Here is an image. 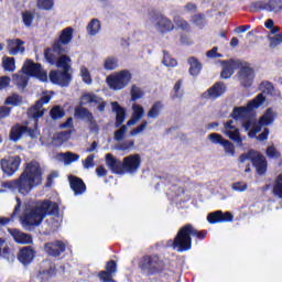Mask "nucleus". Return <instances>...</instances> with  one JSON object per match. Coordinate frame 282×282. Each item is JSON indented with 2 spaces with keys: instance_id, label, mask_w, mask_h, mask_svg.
I'll return each mask as SVG.
<instances>
[{
  "instance_id": "obj_13",
  "label": "nucleus",
  "mask_w": 282,
  "mask_h": 282,
  "mask_svg": "<svg viewBox=\"0 0 282 282\" xmlns=\"http://www.w3.org/2000/svg\"><path fill=\"white\" fill-rule=\"evenodd\" d=\"M19 166H21V158L19 156L1 160V169L6 175H14L19 171Z\"/></svg>"
},
{
  "instance_id": "obj_3",
  "label": "nucleus",
  "mask_w": 282,
  "mask_h": 282,
  "mask_svg": "<svg viewBox=\"0 0 282 282\" xmlns=\"http://www.w3.org/2000/svg\"><path fill=\"white\" fill-rule=\"evenodd\" d=\"M45 215H58V204L50 200L29 203L24 207L20 221L23 226H39Z\"/></svg>"
},
{
  "instance_id": "obj_11",
  "label": "nucleus",
  "mask_w": 282,
  "mask_h": 282,
  "mask_svg": "<svg viewBox=\"0 0 282 282\" xmlns=\"http://www.w3.org/2000/svg\"><path fill=\"white\" fill-rule=\"evenodd\" d=\"M123 175L124 173H129L130 175H135L138 173V169L142 164V159L140 154H131L123 158Z\"/></svg>"
},
{
  "instance_id": "obj_23",
  "label": "nucleus",
  "mask_w": 282,
  "mask_h": 282,
  "mask_svg": "<svg viewBox=\"0 0 282 282\" xmlns=\"http://www.w3.org/2000/svg\"><path fill=\"white\" fill-rule=\"evenodd\" d=\"M118 265L116 261L111 260L106 265V271L99 272V279L102 282H116L113 281V274L117 272Z\"/></svg>"
},
{
  "instance_id": "obj_52",
  "label": "nucleus",
  "mask_w": 282,
  "mask_h": 282,
  "mask_svg": "<svg viewBox=\"0 0 282 282\" xmlns=\"http://www.w3.org/2000/svg\"><path fill=\"white\" fill-rule=\"evenodd\" d=\"M72 138V131H63L54 135V140H57V142L63 143L67 142Z\"/></svg>"
},
{
  "instance_id": "obj_42",
  "label": "nucleus",
  "mask_w": 282,
  "mask_h": 282,
  "mask_svg": "<svg viewBox=\"0 0 282 282\" xmlns=\"http://www.w3.org/2000/svg\"><path fill=\"white\" fill-rule=\"evenodd\" d=\"M221 147L226 155H228L229 158H235L236 150H235V144L232 142L225 139Z\"/></svg>"
},
{
  "instance_id": "obj_9",
  "label": "nucleus",
  "mask_w": 282,
  "mask_h": 282,
  "mask_svg": "<svg viewBox=\"0 0 282 282\" xmlns=\"http://www.w3.org/2000/svg\"><path fill=\"white\" fill-rule=\"evenodd\" d=\"M23 74L29 78V76H34L42 83H46L47 80V73L43 70L41 64H36L30 59H26L22 66Z\"/></svg>"
},
{
  "instance_id": "obj_1",
  "label": "nucleus",
  "mask_w": 282,
  "mask_h": 282,
  "mask_svg": "<svg viewBox=\"0 0 282 282\" xmlns=\"http://www.w3.org/2000/svg\"><path fill=\"white\" fill-rule=\"evenodd\" d=\"M263 102H265V96L258 95L253 100L249 101L247 106L234 109L232 118L241 120L245 131H249V138H254L257 133L261 131V127H268L274 122V111L270 108L267 109L264 116L260 118L259 123H257V120L252 117V111L259 109Z\"/></svg>"
},
{
  "instance_id": "obj_2",
  "label": "nucleus",
  "mask_w": 282,
  "mask_h": 282,
  "mask_svg": "<svg viewBox=\"0 0 282 282\" xmlns=\"http://www.w3.org/2000/svg\"><path fill=\"white\" fill-rule=\"evenodd\" d=\"M41 182H43V170H41L39 162L33 161L26 163L25 170L20 175L19 180L3 183V187L10 188L11 191H15L17 188L22 195H28V193H30L34 186H39Z\"/></svg>"
},
{
  "instance_id": "obj_15",
  "label": "nucleus",
  "mask_w": 282,
  "mask_h": 282,
  "mask_svg": "<svg viewBox=\"0 0 282 282\" xmlns=\"http://www.w3.org/2000/svg\"><path fill=\"white\" fill-rule=\"evenodd\" d=\"M50 80L54 85H61L62 87H67L72 80V75L65 70H52L50 73Z\"/></svg>"
},
{
  "instance_id": "obj_14",
  "label": "nucleus",
  "mask_w": 282,
  "mask_h": 282,
  "mask_svg": "<svg viewBox=\"0 0 282 282\" xmlns=\"http://www.w3.org/2000/svg\"><path fill=\"white\" fill-rule=\"evenodd\" d=\"M224 94H226V85L219 82L203 93L202 98L204 100H217V98H220V96H224Z\"/></svg>"
},
{
  "instance_id": "obj_46",
  "label": "nucleus",
  "mask_w": 282,
  "mask_h": 282,
  "mask_svg": "<svg viewBox=\"0 0 282 282\" xmlns=\"http://www.w3.org/2000/svg\"><path fill=\"white\" fill-rule=\"evenodd\" d=\"M273 195L282 199V174L278 176L273 185Z\"/></svg>"
},
{
  "instance_id": "obj_18",
  "label": "nucleus",
  "mask_w": 282,
  "mask_h": 282,
  "mask_svg": "<svg viewBox=\"0 0 282 282\" xmlns=\"http://www.w3.org/2000/svg\"><path fill=\"white\" fill-rule=\"evenodd\" d=\"M44 250L50 257H61L65 252V242L61 240H55L53 242H46L44 245Z\"/></svg>"
},
{
  "instance_id": "obj_33",
  "label": "nucleus",
  "mask_w": 282,
  "mask_h": 282,
  "mask_svg": "<svg viewBox=\"0 0 282 282\" xmlns=\"http://www.w3.org/2000/svg\"><path fill=\"white\" fill-rule=\"evenodd\" d=\"M187 63L189 65V74L191 76H199L200 72H202V64L199 62V59L195 58V57H189L187 59Z\"/></svg>"
},
{
  "instance_id": "obj_10",
  "label": "nucleus",
  "mask_w": 282,
  "mask_h": 282,
  "mask_svg": "<svg viewBox=\"0 0 282 282\" xmlns=\"http://www.w3.org/2000/svg\"><path fill=\"white\" fill-rule=\"evenodd\" d=\"M52 100V95L45 93L40 100L28 111L29 118H32L35 127L39 122V118H43L45 113V109H43V105H47Z\"/></svg>"
},
{
  "instance_id": "obj_60",
  "label": "nucleus",
  "mask_w": 282,
  "mask_h": 282,
  "mask_svg": "<svg viewBox=\"0 0 282 282\" xmlns=\"http://www.w3.org/2000/svg\"><path fill=\"white\" fill-rule=\"evenodd\" d=\"M192 22L196 24L197 28H204L206 20L200 14L194 15Z\"/></svg>"
},
{
  "instance_id": "obj_48",
  "label": "nucleus",
  "mask_w": 282,
  "mask_h": 282,
  "mask_svg": "<svg viewBox=\"0 0 282 282\" xmlns=\"http://www.w3.org/2000/svg\"><path fill=\"white\" fill-rule=\"evenodd\" d=\"M207 139L212 144H220L223 147L224 142H226V139L219 133H210L207 135Z\"/></svg>"
},
{
  "instance_id": "obj_63",
  "label": "nucleus",
  "mask_w": 282,
  "mask_h": 282,
  "mask_svg": "<svg viewBox=\"0 0 282 282\" xmlns=\"http://www.w3.org/2000/svg\"><path fill=\"white\" fill-rule=\"evenodd\" d=\"M217 47H213L210 51L207 52L208 58H221V54L217 53Z\"/></svg>"
},
{
  "instance_id": "obj_30",
  "label": "nucleus",
  "mask_w": 282,
  "mask_h": 282,
  "mask_svg": "<svg viewBox=\"0 0 282 282\" xmlns=\"http://www.w3.org/2000/svg\"><path fill=\"white\" fill-rule=\"evenodd\" d=\"M101 30H102V24L100 23V20L96 18L90 20L86 26V32L88 36H97V34H100Z\"/></svg>"
},
{
  "instance_id": "obj_35",
  "label": "nucleus",
  "mask_w": 282,
  "mask_h": 282,
  "mask_svg": "<svg viewBox=\"0 0 282 282\" xmlns=\"http://www.w3.org/2000/svg\"><path fill=\"white\" fill-rule=\"evenodd\" d=\"M75 115L77 116V118H80L82 120H86L90 124H94V122H95L94 116L86 108H83V107L77 108L75 110Z\"/></svg>"
},
{
  "instance_id": "obj_51",
  "label": "nucleus",
  "mask_w": 282,
  "mask_h": 282,
  "mask_svg": "<svg viewBox=\"0 0 282 282\" xmlns=\"http://www.w3.org/2000/svg\"><path fill=\"white\" fill-rule=\"evenodd\" d=\"M251 10L253 12H261L265 10L268 12V2L265 1H256L251 4Z\"/></svg>"
},
{
  "instance_id": "obj_56",
  "label": "nucleus",
  "mask_w": 282,
  "mask_h": 282,
  "mask_svg": "<svg viewBox=\"0 0 282 282\" xmlns=\"http://www.w3.org/2000/svg\"><path fill=\"white\" fill-rule=\"evenodd\" d=\"M260 89L262 91V96L263 94H272L274 91V86H272V84L270 82H263L260 85Z\"/></svg>"
},
{
  "instance_id": "obj_19",
  "label": "nucleus",
  "mask_w": 282,
  "mask_h": 282,
  "mask_svg": "<svg viewBox=\"0 0 282 282\" xmlns=\"http://www.w3.org/2000/svg\"><path fill=\"white\" fill-rule=\"evenodd\" d=\"M80 105H97L98 111H105V107H107V104L102 100V98L91 93L85 94L80 98Z\"/></svg>"
},
{
  "instance_id": "obj_36",
  "label": "nucleus",
  "mask_w": 282,
  "mask_h": 282,
  "mask_svg": "<svg viewBox=\"0 0 282 282\" xmlns=\"http://www.w3.org/2000/svg\"><path fill=\"white\" fill-rule=\"evenodd\" d=\"M2 68L4 72H15L17 69V62L14 61V57H2Z\"/></svg>"
},
{
  "instance_id": "obj_8",
  "label": "nucleus",
  "mask_w": 282,
  "mask_h": 282,
  "mask_svg": "<svg viewBox=\"0 0 282 282\" xmlns=\"http://www.w3.org/2000/svg\"><path fill=\"white\" fill-rule=\"evenodd\" d=\"M139 268L143 272H149L150 274H155V272H162L164 268V262L160 260V257H143L139 263Z\"/></svg>"
},
{
  "instance_id": "obj_45",
  "label": "nucleus",
  "mask_w": 282,
  "mask_h": 282,
  "mask_svg": "<svg viewBox=\"0 0 282 282\" xmlns=\"http://www.w3.org/2000/svg\"><path fill=\"white\" fill-rule=\"evenodd\" d=\"M50 116L53 120H61V118L65 117V110L61 106H55L51 109Z\"/></svg>"
},
{
  "instance_id": "obj_21",
  "label": "nucleus",
  "mask_w": 282,
  "mask_h": 282,
  "mask_svg": "<svg viewBox=\"0 0 282 282\" xmlns=\"http://www.w3.org/2000/svg\"><path fill=\"white\" fill-rule=\"evenodd\" d=\"M106 164L112 173H117V175H124L123 161L116 159L113 154H106Z\"/></svg>"
},
{
  "instance_id": "obj_47",
  "label": "nucleus",
  "mask_w": 282,
  "mask_h": 282,
  "mask_svg": "<svg viewBox=\"0 0 282 282\" xmlns=\"http://www.w3.org/2000/svg\"><path fill=\"white\" fill-rule=\"evenodd\" d=\"M134 142L132 140L130 141H123L115 145L116 151H131L134 147Z\"/></svg>"
},
{
  "instance_id": "obj_4",
  "label": "nucleus",
  "mask_w": 282,
  "mask_h": 282,
  "mask_svg": "<svg viewBox=\"0 0 282 282\" xmlns=\"http://www.w3.org/2000/svg\"><path fill=\"white\" fill-rule=\"evenodd\" d=\"M191 236L197 237V239H204L206 234L193 228V225H185L178 230L174 240H170L169 246H172L177 252H187V250H191L192 246Z\"/></svg>"
},
{
  "instance_id": "obj_20",
  "label": "nucleus",
  "mask_w": 282,
  "mask_h": 282,
  "mask_svg": "<svg viewBox=\"0 0 282 282\" xmlns=\"http://www.w3.org/2000/svg\"><path fill=\"white\" fill-rule=\"evenodd\" d=\"M25 42L20 39L7 40V50L10 56H17V54H25Z\"/></svg>"
},
{
  "instance_id": "obj_50",
  "label": "nucleus",
  "mask_w": 282,
  "mask_h": 282,
  "mask_svg": "<svg viewBox=\"0 0 282 282\" xmlns=\"http://www.w3.org/2000/svg\"><path fill=\"white\" fill-rule=\"evenodd\" d=\"M127 126H121L120 129L115 131L113 138L116 142H122V140H124V137L127 135Z\"/></svg>"
},
{
  "instance_id": "obj_37",
  "label": "nucleus",
  "mask_w": 282,
  "mask_h": 282,
  "mask_svg": "<svg viewBox=\"0 0 282 282\" xmlns=\"http://www.w3.org/2000/svg\"><path fill=\"white\" fill-rule=\"evenodd\" d=\"M25 129L28 128L14 126L10 132V140H12L13 142H18V140H21V137L23 135V133H25Z\"/></svg>"
},
{
  "instance_id": "obj_57",
  "label": "nucleus",
  "mask_w": 282,
  "mask_h": 282,
  "mask_svg": "<svg viewBox=\"0 0 282 282\" xmlns=\"http://www.w3.org/2000/svg\"><path fill=\"white\" fill-rule=\"evenodd\" d=\"M22 98L19 95H13L11 97H8V99L6 100V105H13L14 107L21 105L22 102Z\"/></svg>"
},
{
  "instance_id": "obj_22",
  "label": "nucleus",
  "mask_w": 282,
  "mask_h": 282,
  "mask_svg": "<svg viewBox=\"0 0 282 282\" xmlns=\"http://www.w3.org/2000/svg\"><path fill=\"white\" fill-rule=\"evenodd\" d=\"M234 217L232 214L226 212L225 214L221 210L214 212L208 214L207 221L209 224H224L226 221H232Z\"/></svg>"
},
{
  "instance_id": "obj_29",
  "label": "nucleus",
  "mask_w": 282,
  "mask_h": 282,
  "mask_svg": "<svg viewBox=\"0 0 282 282\" xmlns=\"http://www.w3.org/2000/svg\"><path fill=\"white\" fill-rule=\"evenodd\" d=\"M18 259L20 263H23V265H30L34 259V250H32L30 247H23L19 251Z\"/></svg>"
},
{
  "instance_id": "obj_43",
  "label": "nucleus",
  "mask_w": 282,
  "mask_h": 282,
  "mask_svg": "<svg viewBox=\"0 0 282 282\" xmlns=\"http://www.w3.org/2000/svg\"><path fill=\"white\" fill-rule=\"evenodd\" d=\"M282 0H269L268 1V12H281Z\"/></svg>"
},
{
  "instance_id": "obj_17",
  "label": "nucleus",
  "mask_w": 282,
  "mask_h": 282,
  "mask_svg": "<svg viewBox=\"0 0 282 282\" xmlns=\"http://www.w3.org/2000/svg\"><path fill=\"white\" fill-rule=\"evenodd\" d=\"M154 28L160 34H166L175 30V23H173L172 20L165 15H160L156 18Z\"/></svg>"
},
{
  "instance_id": "obj_26",
  "label": "nucleus",
  "mask_w": 282,
  "mask_h": 282,
  "mask_svg": "<svg viewBox=\"0 0 282 282\" xmlns=\"http://www.w3.org/2000/svg\"><path fill=\"white\" fill-rule=\"evenodd\" d=\"M112 111L116 113V128L122 127L126 118H127V109L120 106L118 101L111 102Z\"/></svg>"
},
{
  "instance_id": "obj_62",
  "label": "nucleus",
  "mask_w": 282,
  "mask_h": 282,
  "mask_svg": "<svg viewBox=\"0 0 282 282\" xmlns=\"http://www.w3.org/2000/svg\"><path fill=\"white\" fill-rule=\"evenodd\" d=\"M267 155L268 158H281V153H279L274 147H269L267 149Z\"/></svg>"
},
{
  "instance_id": "obj_53",
  "label": "nucleus",
  "mask_w": 282,
  "mask_h": 282,
  "mask_svg": "<svg viewBox=\"0 0 282 282\" xmlns=\"http://www.w3.org/2000/svg\"><path fill=\"white\" fill-rule=\"evenodd\" d=\"M173 21H174L175 25H177V28H180L181 30H188V28H191L188 22H186V20H184L180 15L174 17Z\"/></svg>"
},
{
  "instance_id": "obj_55",
  "label": "nucleus",
  "mask_w": 282,
  "mask_h": 282,
  "mask_svg": "<svg viewBox=\"0 0 282 282\" xmlns=\"http://www.w3.org/2000/svg\"><path fill=\"white\" fill-rule=\"evenodd\" d=\"M142 96H144V93L142 91V89H140V87H138V86H132L131 100H133L135 102V100H140V98H142Z\"/></svg>"
},
{
  "instance_id": "obj_54",
  "label": "nucleus",
  "mask_w": 282,
  "mask_h": 282,
  "mask_svg": "<svg viewBox=\"0 0 282 282\" xmlns=\"http://www.w3.org/2000/svg\"><path fill=\"white\" fill-rule=\"evenodd\" d=\"M163 65H165V67H177V59L165 53L163 56Z\"/></svg>"
},
{
  "instance_id": "obj_5",
  "label": "nucleus",
  "mask_w": 282,
  "mask_h": 282,
  "mask_svg": "<svg viewBox=\"0 0 282 282\" xmlns=\"http://www.w3.org/2000/svg\"><path fill=\"white\" fill-rule=\"evenodd\" d=\"M44 58L50 65H55V67L63 72L69 73V69H72V58L65 55V47L58 44L53 45L52 48H46L44 51Z\"/></svg>"
},
{
  "instance_id": "obj_27",
  "label": "nucleus",
  "mask_w": 282,
  "mask_h": 282,
  "mask_svg": "<svg viewBox=\"0 0 282 282\" xmlns=\"http://www.w3.org/2000/svg\"><path fill=\"white\" fill-rule=\"evenodd\" d=\"M9 234L11 235V237H13L15 243H20L22 246L32 243V236L25 232L19 231L17 229H9Z\"/></svg>"
},
{
  "instance_id": "obj_7",
  "label": "nucleus",
  "mask_w": 282,
  "mask_h": 282,
  "mask_svg": "<svg viewBox=\"0 0 282 282\" xmlns=\"http://www.w3.org/2000/svg\"><path fill=\"white\" fill-rule=\"evenodd\" d=\"M240 162L241 164H245V162H252L259 175H263L265 174V171H268V162L265 161V156L261 155L254 150H250L248 153L242 154L240 156Z\"/></svg>"
},
{
  "instance_id": "obj_59",
  "label": "nucleus",
  "mask_w": 282,
  "mask_h": 282,
  "mask_svg": "<svg viewBox=\"0 0 282 282\" xmlns=\"http://www.w3.org/2000/svg\"><path fill=\"white\" fill-rule=\"evenodd\" d=\"M232 191H236L238 193H243L248 189V184L242 182H237L231 185Z\"/></svg>"
},
{
  "instance_id": "obj_6",
  "label": "nucleus",
  "mask_w": 282,
  "mask_h": 282,
  "mask_svg": "<svg viewBox=\"0 0 282 282\" xmlns=\"http://www.w3.org/2000/svg\"><path fill=\"white\" fill-rule=\"evenodd\" d=\"M131 78H132L131 72L127 69H122V70L110 74L106 78V83L108 87L113 91H120L124 89V87H127L129 83H131Z\"/></svg>"
},
{
  "instance_id": "obj_38",
  "label": "nucleus",
  "mask_w": 282,
  "mask_h": 282,
  "mask_svg": "<svg viewBox=\"0 0 282 282\" xmlns=\"http://www.w3.org/2000/svg\"><path fill=\"white\" fill-rule=\"evenodd\" d=\"M13 80L18 87H21V89H25V87H28L29 77L23 72L13 75Z\"/></svg>"
},
{
  "instance_id": "obj_40",
  "label": "nucleus",
  "mask_w": 282,
  "mask_h": 282,
  "mask_svg": "<svg viewBox=\"0 0 282 282\" xmlns=\"http://www.w3.org/2000/svg\"><path fill=\"white\" fill-rule=\"evenodd\" d=\"M104 68L108 72H113V69H118V57L109 56L104 61Z\"/></svg>"
},
{
  "instance_id": "obj_12",
  "label": "nucleus",
  "mask_w": 282,
  "mask_h": 282,
  "mask_svg": "<svg viewBox=\"0 0 282 282\" xmlns=\"http://www.w3.org/2000/svg\"><path fill=\"white\" fill-rule=\"evenodd\" d=\"M223 133L229 138V140H232L237 144V147H243V139L241 138V134L239 133V129L235 127V121L229 120L225 123Z\"/></svg>"
},
{
  "instance_id": "obj_32",
  "label": "nucleus",
  "mask_w": 282,
  "mask_h": 282,
  "mask_svg": "<svg viewBox=\"0 0 282 282\" xmlns=\"http://www.w3.org/2000/svg\"><path fill=\"white\" fill-rule=\"evenodd\" d=\"M235 69H237V62L235 61H229V62H224L223 65V70L220 73L221 78H230L232 74H235Z\"/></svg>"
},
{
  "instance_id": "obj_49",
  "label": "nucleus",
  "mask_w": 282,
  "mask_h": 282,
  "mask_svg": "<svg viewBox=\"0 0 282 282\" xmlns=\"http://www.w3.org/2000/svg\"><path fill=\"white\" fill-rule=\"evenodd\" d=\"M148 127H149V121L143 120L140 126H138L137 128H134V129L130 132V135H131L132 138H135V135H140V133L144 132Z\"/></svg>"
},
{
  "instance_id": "obj_34",
  "label": "nucleus",
  "mask_w": 282,
  "mask_h": 282,
  "mask_svg": "<svg viewBox=\"0 0 282 282\" xmlns=\"http://www.w3.org/2000/svg\"><path fill=\"white\" fill-rule=\"evenodd\" d=\"M58 158L64 160L65 166H69V164H74V162H78L80 160V155L73 152L59 153Z\"/></svg>"
},
{
  "instance_id": "obj_24",
  "label": "nucleus",
  "mask_w": 282,
  "mask_h": 282,
  "mask_svg": "<svg viewBox=\"0 0 282 282\" xmlns=\"http://www.w3.org/2000/svg\"><path fill=\"white\" fill-rule=\"evenodd\" d=\"M74 40V28L68 26L61 31L58 40L55 41L53 45H58L59 47H63V45H69L72 41Z\"/></svg>"
},
{
  "instance_id": "obj_58",
  "label": "nucleus",
  "mask_w": 282,
  "mask_h": 282,
  "mask_svg": "<svg viewBox=\"0 0 282 282\" xmlns=\"http://www.w3.org/2000/svg\"><path fill=\"white\" fill-rule=\"evenodd\" d=\"M282 43V34H276L273 37H270V47L274 50V47H279Z\"/></svg>"
},
{
  "instance_id": "obj_64",
  "label": "nucleus",
  "mask_w": 282,
  "mask_h": 282,
  "mask_svg": "<svg viewBox=\"0 0 282 282\" xmlns=\"http://www.w3.org/2000/svg\"><path fill=\"white\" fill-rule=\"evenodd\" d=\"M10 107H6V106H2L0 107V120L1 118H8V116H10Z\"/></svg>"
},
{
  "instance_id": "obj_25",
  "label": "nucleus",
  "mask_w": 282,
  "mask_h": 282,
  "mask_svg": "<svg viewBox=\"0 0 282 282\" xmlns=\"http://www.w3.org/2000/svg\"><path fill=\"white\" fill-rule=\"evenodd\" d=\"M142 118H144V107H142L140 104H133L132 116L131 119L128 120L127 127H133L138 124Z\"/></svg>"
},
{
  "instance_id": "obj_16",
  "label": "nucleus",
  "mask_w": 282,
  "mask_h": 282,
  "mask_svg": "<svg viewBox=\"0 0 282 282\" xmlns=\"http://www.w3.org/2000/svg\"><path fill=\"white\" fill-rule=\"evenodd\" d=\"M239 80L242 87H251L254 83V69L250 65H245L240 68Z\"/></svg>"
},
{
  "instance_id": "obj_44",
  "label": "nucleus",
  "mask_w": 282,
  "mask_h": 282,
  "mask_svg": "<svg viewBox=\"0 0 282 282\" xmlns=\"http://www.w3.org/2000/svg\"><path fill=\"white\" fill-rule=\"evenodd\" d=\"M22 23L26 28H32V23H34V13H32V11L22 12Z\"/></svg>"
},
{
  "instance_id": "obj_61",
  "label": "nucleus",
  "mask_w": 282,
  "mask_h": 282,
  "mask_svg": "<svg viewBox=\"0 0 282 282\" xmlns=\"http://www.w3.org/2000/svg\"><path fill=\"white\" fill-rule=\"evenodd\" d=\"M94 154L86 158V160L83 162L84 169H94Z\"/></svg>"
},
{
  "instance_id": "obj_39",
  "label": "nucleus",
  "mask_w": 282,
  "mask_h": 282,
  "mask_svg": "<svg viewBox=\"0 0 282 282\" xmlns=\"http://www.w3.org/2000/svg\"><path fill=\"white\" fill-rule=\"evenodd\" d=\"M79 76L85 85H91L94 83V79H91V73H89V68L86 66L79 67Z\"/></svg>"
},
{
  "instance_id": "obj_28",
  "label": "nucleus",
  "mask_w": 282,
  "mask_h": 282,
  "mask_svg": "<svg viewBox=\"0 0 282 282\" xmlns=\"http://www.w3.org/2000/svg\"><path fill=\"white\" fill-rule=\"evenodd\" d=\"M68 180L70 188L75 193V195H83V193L87 191V186L85 185V182H83L82 178H78L76 176H69Z\"/></svg>"
},
{
  "instance_id": "obj_31",
  "label": "nucleus",
  "mask_w": 282,
  "mask_h": 282,
  "mask_svg": "<svg viewBox=\"0 0 282 282\" xmlns=\"http://www.w3.org/2000/svg\"><path fill=\"white\" fill-rule=\"evenodd\" d=\"M162 109H164V104L162 101H155L147 113L148 118L150 120H158L162 113Z\"/></svg>"
},
{
  "instance_id": "obj_41",
  "label": "nucleus",
  "mask_w": 282,
  "mask_h": 282,
  "mask_svg": "<svg viewBox=\"0 0 282 282\" xmlns=\"http://www.w3.org/2000/svg\"><path fill=\"white\" fill-rule=\"evenodd\" d=\"M36 8L50 12V10H54V0H37Z\"/></svg>"
}]
</instances>
